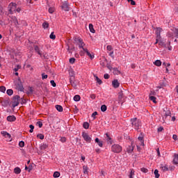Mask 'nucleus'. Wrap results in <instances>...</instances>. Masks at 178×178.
I'll return each mask as SVG.
<instances>
[{
    "mask_svg": "<svg viewBox=\"0 0 178 178\" xmlns=\"http://www.w3.org/2000/svg\"><path fill=\"white\" fill-rule=\"evenodd\" d=\"M74 44L79 45V49H83V51H81L80 52L81 56H84V52H86V54L88 55V56L90 58V59H94V58H95L94 54H91V53L88 51V49H87V48H84V47L86 46V43H84L83 39H81V38L75 37L74 38Z\"/></svg>",
    "mask_w": 178,
    "mask_h": 178,
    "instance_id": "1",
    "label": "nucleus"
},
{
    "mask_svg": "<svg viewBox=\"0 0 178 178\" xmlns=\"http://www.w3.org/2000/svg\"><path fill=\"white\" fill-rule=\"evenodd\" d=\"M131 122L132 127H134L135 130H137V131H138V129H140V127H141V120H140L137 118H134L131 119Z\"/></svg>",
    "mask_w": 178,
    "mask_h": 178,
    "instance_id": "2",
    "label": "nucleus"
},
{
    "mask_svg": "<svg viewBox=\"0 0 178 178\" xmlns=\"http://www.w3.org/2000/svg\"><path fill=\"white\" fill-rule=\"evenodd\" d=\"M14 83L16 90L18 91H24V87H23V83H22L20 78L15 80Z\"/></svg>",
    "mask_w": 178,
    "mask_h": 178,
    "instance_id": "3",
    "label": "nucleus"
},
{
    "mask_svg": "<svg viewBox=\"0 0 178 178\" xmlns=\"http://www.w3.org/2000/svg\"><path fill=\"white\" fill-rule=\"evenodd\" d=\"M123 151V147L119 144H114L111 146V152L114 154H120Z\"/></svg>",
    "mask_w": 178,
    "mask_h": 178,
    "instance_id": "4",
    "label": "nucleus"
},
{
    "mask_svg": "<svg viewBox=\"0 0 178 178\" xmlns=\"http://www.w3.org/2000/svg\"><path fill=\"white\" fill-rule=\"evenodd\" d=\"M20 104V96L15 95L13 97L12 106L16 108Z\"/></svg>",
    "mask_w": 178,
    "mask_h": 178,
    "instance_id": "5",
    "label": "nucleus"
},
{
    "mask_svg": "<svg viewBox=\"0 0 178 178\" xmlns=\"http://www.w3.org/2000/svg\"><path fill=\"white\" fill-rule=\"evenodd\" d=\"M82 137L83 138V140L86 142V143H91V137H90V136L88 135V133L86 132H83L82 133Z\"/></svg>",
    "mask_w": 178,
    "mask_h": 178,
    "instance_id": "6",
    "label": "nucleus"
},
{
    "mask_svg": "<svg viewBox=\"0 0 178 178\" xmlns=\"http://www.w3.org/2000/svg\"><path fill=\"white\" fill-rule=\"evenodd\" d=\"M63 10L65 12H69L70 10V7L69 6V3L67 1H64L61 6Z\"/></svg>",
    "mask_w": 178,
    "mask_h": 178,
    "instance_id": "7",
    "label": "nucleus"
},
{
    "mask_svg": "<svg viewBox=\"0 0 178 178\" xmlns=\"http://www.w3.org/2000/svg\"><path fill=\"white\" fill-rule=\"evenodd\" d=\"M70 83L72 87H73V88H75V89L77 88V84H76V83L74 82V76L70 75Z\"/></svg>",
    "mask_w": 178,
    "mask_h": 178,
    "instance_id": "8",
    "label": "nucleus"
},
{
    "mask_svg": "<svg viewBox=\"0 0 178 178\" xmlns=\"http://www.w3.org/2000/svg\"><path fill=\"white\" fill-rule=\"evenodd\" d=\"M112 86L114 88H119V86H120V83H119V81H118V79H114L112 81Z\"/></svg>",
    "mask_w": 178,
    "mask_h": 178,
    "instance_id": "9",
    "label": "nucleus"
},
{
    "mask_svg": "<svg viewBox=\"0 0 178 178\" xmlns=\"http://www.w3.org/2000/svg\"><path fill=\"white\" fill-rule=\"evenodd\" d=\"M161 33H162V28H156V38L160 39L161 38Z\"/></svg>",
    "mask_w": 178,
    "mask_h": 178,
    "instance_id": "10",
    "label": "nucleus"
},
{
    "mask_svg": "<svg viewBox=\"0 0 178 178\" xmlns=\"http://www.w3.org/2000/svg\"><path fill=\"white\" fill-rule=\"evenodd\" d=\"M106 140L107 141V144H113V140H112V138H111V136H109V134H106Z\"/></svg>",
    "mask_w": 178,
    "mask_h": 178,
    "instance_id": "11",
    "label": "nucleus"
},
{
    "mask_svg": "<svg viewBox=\"0 0 178 178\" xmlns=\"http://www.w3.org/2000/svg\"><path fill=\"white\" fill-rule=\"evenodd\" d=\"M133 151H134V145H133V144H131V145H129L127 147V152H128V154H131Z\"/></svg>",
    "mask_w": 178,
    "mask_h": 178,
    "instance_id": "12",
    "label": "nucleus"
},
{
    "mask_svg": "<svg viewBox=\"0 0 178 178\" xmlns=\"http://www.w3.org/2000/svg\"><path fill=\"white\" fill-rule=\"evenodd\" d=\"M34 49L37 54H38L40 56V58H42V53H41V50L40 49V47L37 45H34Z\"/></svg>",
    "mask_w": 178,
    "mask_h": 178,
    "instance_id": "13",
    "label": "nucleus"
},
{
    "mask_svg": "<svg viewBox=\"0 0 178 178\" xmlns=\"http://www.w3.org/2000/svg\"><path fill=\"white\" fill-rule=\"evenodd\" d=\"M95 142L97 143V144H98L99 147H100L101 148L104 147V142L102 140H99V138H96L95 139Z\"/></svg>",
    "mask_w": 178,
    "mask_h": 178,
    "instance_id": "14",
    "label": "nucleus"
},
{
    "mask_svg": "<svg viewBox=\"0 0 178 178\" xmlns=\"http://www.w3.org/2000/svg\"><path fill=\"white\" fill-rule=\"evenodd\" d=\"M173 165H178V154H174V159L172 160Z\"/></svg>",
    "mask_w": 178,
    "mask_h": 178,
    "instance_id": "15",
    "label": "nucleus"
},
{
    "mask_svg": "<svg viewBox=\"0 0 178 178\" xmlns=\"http://www.w3.org/2000/svg\"><path fill=\"white\" fill-rule=\"evenodd\" d=\"M118 99H119V102H121V105H123V92H120L118 93Z\"/></svg>",
    "mask_w": 178,
    "mask_h": 178,
    "instance_id": "16",
    "label": "nucleus"
},
{
    "mask_svg": "<svg viewBox=\"0 0 178 178\" xmlns=\"http://www.w3.org/2000/svg\"><path fill=\"white\" fill-rule=\"evenodd\" d=\"M138 140L140 141V145L144 146V136H143V133H140V136H138Z\"/></svg>",
    "mask_w": 178,
    "mask_h": 178,
    "instance_id": "17",
    "label": "nucleus"
},
{
    "mask_svg": "<svg viewBox=\"0 0 178 178\" xmlns=\"http://www.w3.org/2000/svg\"><path fill=\"white\" fill-rule=\"evenodd\" d=\"M8 122H15L16 117L15 115H9L7 117Z\"/></svg>",
    "mask_w": 178,
    "mask_h": 178,
    "instance_id": "18",
    "label": "nucleus"
},
{
    "mask_svg": "<svg viewBox=\"0 0 178 178\" xmlns=\"http://www.w3.org/2000/svg\"><path fill=\"white\" fill-rule=\"evenodd\" d=\"M113 74H117V75H119V74H121V72L120 70H119L118 69V67H113Z\"/></svg>",
    "mask_w": 178,
    "mask_h": 178,
    "instance_id": "19",
    "label": "nucleus"
},
{
    "mask_svg": "<svg viewBox=\"0 0 178 178\" xmlns=\"http://www.w3.org/2000/svg\"><path fill=\"white\" fill-rule=\"evenodd\" d=\"M21 172H22V170L20 169V168L16 167L14 169V173H15V175H20Z\"/></svg>",
    "mask_w": 178,
    "mask_h": 178,
    "instance_id": "20",
    "label": "nucleus"
},
{
    "mask_svg": "<svg viewBox=\"0 0 178 178\" xmlns=\"http://www.w3.org/2000/svg\"><path fill=\"white\" fill-rule=\"evenodd\" d=\"M83 175H88V166L83 165Z\"/></svg>",
    "mask_w": 178,
    "mask_h": 178,
    "instance_id": "21",
    "label": "nucleus"
},
{
    "mask_svg": "<svg viewBox=\"0 0 178 178\" xmlns=\"http://www.w3.org/2000/svg\"><path fill=\"white\" fill-rule=\"evenodd\" d=\"M89 30L90 33H92L93 34L95 33V29H94V25H92V24H89Z\"/></svg>",
    "mask_w": 178,
    "mask_h": 178,
    "instance_id": "22",
    "label": "nucleus"
},
{
    "mask_svg": "<svg viewBox=\"0 0 178 178\" xmlns=\"http://www.w3.org/2000/svg\"><path fill=\"white\" fill-rule=\"evenodd\" d=\"M56 109L58 112H63V107H62V106H60V105H56Z\"/></svg>",
    "mask_w": 178,
    "mask_h": 178,
    "instance_id": "23",
    "label": "nucleus"
},
{
    "mask_svg": "<svg viewBox=\"0 0 178 178\" xmlns=\"http://www.w3.org/2000/svg\"><path fill=\"white\" fill-rule=\"evenodd\" d=\"M154 65H155V66H161L162 65V62L161 61V60H156L154 63Z\"/></svg>",
    "mask_w": 178,
    "mask_h": 178,
    "instance_id": "24",
    "label": "nucleus"
},
{
    "mask_svg": "<svg viewBox=\"0 0 178 178\" xmlns=\"http://www.w3.org/2000/svg\"><path fill=\"white\" fill-rule=\"evenodd\" d=\"M80 99H81V97L79 95H76L74 97V101H75L76 102H79V101H80Z\"/></svg>",
    "mask_w": 178,
    "mask_h": 178,
    "instance_id": "25",
    "label": "nucleus"
},
{
    "mask_svg": "<svg viewBox=\"0 0 178 178\" xmlns=\"http://www.w3.org/2000/svg\"><path fill=\"white\" fill-rule=\"evenodd\" d=\"M47 148H48V145L47 144L43 143L40 146V149H42V151H44V149H47Z\"/></svg>",
    "mask_w": 178,
    "mask_h": 178,
    "instance_id": "26",
    "label": "nucleus"
},
{
    "mask_svg": "<svg viewBox=\"0 0 178 178\" xmlns=\"http://www.w3.org/2000/svg\"><path fill=\"white\" fill-rule=\"evenodd\" d=\"M106 109H108V107H106V105L103 104L101 106V111L102 112H106Z\"/></svg>",
    "mask_w": 178,
    "mask_h": 178,
    "instance_id": "27",
    "label": "nucleus"
},
{
    "mask_svg": "<svg viewBox=\"0 0 178 178\" xmlns=\"http://www.w3.org/2000/svg\"><path fill=\"white\" fill-rule=\"evenodd\" d=\"M42 58H43V59H49V56L48 55V53H43L42 54Z\"/></svg>",
    "mask_w": 178,
    "mask_h": 178,
    "instance_id": "28",
    "label": "nucleus"
},
{
    "mask_svg": "<svg viewBox=\"0 0 178 178\" xmlns=\"http://www.w3.org/2000/svg\"><path fill=\"white\" fill-rule=\"evenodd\" d=\"M83 129H88L90 127V124L87 122H83Z\"/></svg>",
    "mask_w": 178,
    "mask_h": 178,
    "instance_id": "29",
    "label": "nucleus"
},
{
    "mask_svg": "<svg viewBox=\"0 0 178 178\" xmlns=\"http://www.w3.org/2000/svg\"><path fill=\"white\" fill-rule=\"evenodd\" d=\"M59 176H60V172H59L58 171L54 172V173L53 175V177L58 178V177H59Z\"/></svg>",
    "mask_w": 178,
    "mask_h": 178,
    "instance_id": "30",
    "label": "nucleus"
},
{
    "mask_svg": "<svg viewBox=\"0 0 178 178\" xmlns=\"http://www.w3.org/2000/svg\"><path fill=\"white\" fill-rule=\"evenodd\" d=\"M171 31L174 32L175 38H178V29H171Z\"/></svg>",
    "mask_w": 178,
    "mask_h": 178,
    "instance_id": "31",
    "label": "nucleus"
},
{
    "mask_svg": "<svg viewBox=\"0 0 178 178\" xmlns=\"http://www.w3.org/2000/svg\"><path fill=\"white\" fill-rule=\"evenodd\" d=\"M6 94H8L10 97L11 95H13V90L8 89L7 91H6Z\"/></svg>",
    "mask_w": 178,
    "mask_h": 178,
    "instance_id": "32",
    "label": "nucleus"
},
{
    "mask_svg": "<svg viewBox=\"0 0 178 178\" xmlns=\"http://www.w3.org/2000/svg\"><path fill=\"white\" fill-rule=\"evenodd\" d=\"M34 92V90H33V87H29V91L26 92V94L29 95L30 94H33Z\"/></svg>",
    "mask_w": 178,
    "mask_h": 178,
    "instance_id": "33",
    "label": "nucleus"
},
{
    "mask_svg": "<svg viewBox=\"0 0 178 178\" xmlns=\"http://www.w3.org/2000/svg\"><path fill=\"white\" fill-rule=\"evenodd\" d=\"M43 29H48L49 27V24L47 22H43L42 24Z\"/></svg>",
    "mask_w": 178,
    "mask_h": 178,
    "instance_id": "34",
    "label": "nucleus"
},
{
    "mask_svg": "<svg viewBox=\"0 0 178 178\" xmlns=\"http://www.w3.org/2000/svg\"><path fill=\"white\" fill-rule=\"evenodd\" d=\"M149 99H150V101H152V102H154V104H156V97H155L154 96H149Z\"/></svg>",
    "mask_w": 178,
    "mask_h": 178,
    "instance_id": "35",
    "label": "nucleus"
},
{
    "mask_svg": "<svg viewBox=\"0 0 178 178\" xmlns=\"http://www.w3.org/2000/svg\"><path fill=\"white\" fill-rule=\"evenodd\" d=\"M154 175L156 178H159V176H161V175H159V171L156 169L154 170Z\"/></svg>",
    "mask_w": 178,
    "mask_h": 178,
    "instance_id": "36",
    "label": "nucleus"
},
{
    "mask_svg": "<svg viewBox=\"0 0 178 178\" xmlns=\"http://www.w3.org/2000/svg\"><path fill=\"white\" fill-rule=\"evenodd\" d=\"M13 23L15 24V26H18L19 24V21L17 20V17H14L13 18Z\"/></svg>",
    "mask_w": 178,
    "mask_h": 178,
    "instance_id": "37",
    "label": "nucleus"
},
{
    "mask_svg": "<svg viewBox=\"0 0 178 178\" xmlns=\"http://www.w3.org/2000/svg\"><path fill=\"white\" fill-rule=\"evenodd\" d=\"M95 79H96L97 83H98V84H99V86H101V84H102V80H101L99 78H98V76H95Z\"/></svg>",
    "mask_w": 178,
    "mask_h": 178,
    "instance_id": "38",
    "label": "nucleus"
},
{
    "mask_svg": "<svg viewBox=\"0 0 178 178\" xmlns=\"http://www.w3.org/2000/svg\"><path fill=\"white\" fill-rule=\"evenodd\" d=\"M173 31L172 32V31H169L168 33H167V37H168V38H171V37H173Z\"/></svg>",
    "mask_w": 178,
    "mask_h": 178,
    "instance_id": "39",
    "label": "nucleus"
},
{
    "mask_svg": "<svg viewBox=\"0 0 178 178\" xmlns=\"http://www.w3.org/2000/svg\"><path fill=\"white\" fill-rule=\"evenodd\" d=\"M5 91H6V88L5 86H0V92L5 93Z\"/></svg>",
    "mask_w": 178,
    "mask_h": 178,
    "instance_id": "40",
    "label": "nucleus"
},
{
    "mask_svg": "<svg viewBox=\"0 0 178 178\" xmlns=\"http://www.w3.org/2000/svg\"><path fill=\"white\" fill-rule=\"evenodd\" d=\"M36 126H38V127H40V129H41V127H42V122L41 121H38L36 122Z\"/></svg>",
    "mask_w": 178,
    "mask_h": 178,
    "instance_id": "41",
    "label": "nucleus"
},
{
    "mask_svg": "<svg viewBox=\"0 0 178 178\" xmlns=\"http://www.w3.org/2000/svg\"><path fill=\"white\" fill-rule=\"evenodd\" d=\"M49 38H51V40H55V38H56V35H55V34H54V32H52L50 34Z\"/></svg>",
    "mask_w": 178,
    "mask_h": 178,
    "instance_id": "42",
    "label": "nucleus"
},
{
    "mask_svg": "<svg viewBox=\"0 0 178 178\" xmlns=\"http://www.w3.org/2000/svg\"><path fill=\"white\" fill-rule=\"evenodd\" d=\"M170 115H172V113L169 110L165 111V118H168V116H170Z\"/></svg>",
    "mask_w": 178,
    "mask_h": 178,
    "instance_id": "43",
    "label": "nucleus"
},
{
    "mask_svg": "<svg viewBox=\"0 0 178 178\" xmlns=\"http://www.w3.org/2000/svg\"><path fill=\"white\" fill-rule=\"evenodd\" d=\"M69 62H70V63H71V65H73V63H74V62H76V58H70Z\"/></svg>",
    "mask_w": 178,
    "mask_h": 178,
    "instance_id": "44",
    "label": "nucleus"
},
{
    "mask_svg": "<svg viewBox=\"0 0 178 178\" xmlns=\"http://www.w3.org/2000/svg\"><path fill=\"white\" fill-rule=\"evenodd\" d=\"M37 137H38V138H40V140H44V134H38V135H37Z\"/></svg>",
    "mask_w": 178,
    "mask_h": 178,
    "instance_id": "45",
    "label": "nucleus"
},
{
    "mask_svg": "<svg viewBox=\"0 0 178 178\" xmlns=\"http://www.w3.org/2000/svg\"><path fill=\"white\" fill-rule=\"evenodd\" d=\"M55 12V8L54 7H50L49 8V13H54Z\"/></svg>",
    "mask_w": 178,
    "mask_h": 178,
    "instance_id": "46",
    "label": "nucleus"
},
{
    "mask_svg": "<svg viewBox=\"0 0 178 178\" xmlns=\"http://www.w3.org/2000/svg\"><path fill=\"white\" fill-rule=\"evenodd\" d=\"M29 128L31 129L29 130V133H33V131H34V125L33 124L29 125Z\"/></svg>",
    "mask_w": 178,
    "mask_h": 178,
    "instance_id": "47",
    "label": "nucleus"
},
{
    "mask_svg": "<svg viewBox=\"0 0 178 178\" xmlns=\"http://www.w3.org/2000/svg\"><path fill=\"white\" fill-rule=\"evenodd\" d=\"M19 146L21 148H23V147H24V141L21 140V141L19 143Z\"/></svg>",
    "mask_w": 178,
    "mask_h": 178,
    "instance_id": "48",
    "label": "nucleus"
},
{
    "mask_svg": "<svg viewBox=\"0 0 178 178\" xmlns=\"http://www.w3.org/2000/svg\"><path fill=\"white\" fill-rule=\"evenodd\" d=\"M161 169L163 172H168V170H169V168L167 166H163L161 167Z\"/></svg>",
    "mask_w": 178,
    "mask_h": 178,
    "instance_id": "49",
    "label": "nucleus"
},
{
    "mask_svg": "<svg viewBox=\"0 0 178 178\" xmlns=\"http://www.w3.org/2000/svg\"><path fill=\"white\" fill-rule=\"evenodd\" d=\"M141 172H143V173H148V169L145 168H142L140 169Z\"/></svg>",
    "mask_w": 178,
    "mask_h": 178,
    "instance_id": "50",
    "label": "nucleus"
},
{
    "mask_svg": "<svg viewBox=\"0 0 178 178\" xmlns=\"http://www.w3.org/2000/svg\"><path fill=\"white\" fill-rule=\"evenodd\" d=\"M97 115H98V112L95 111V112L92 114V118H93V119L95 120V119H96V117H95V116H97Z\"/></svg>",
    "mask_w": 178,
    "mask_h": 178,
    "instance_id": "51",
    "label": "nucleus"
},
{
    "mask_svg": "<svg viewBox=\"0 0 178 178\" xmlns=\"http://www.w3.org/2000/svg\"><path fill=\"white\" fill-rule=\"evenodd\" d=\"M42 80H44V79H48V75L45 74V73L42 74Z\"/></svg>",
    "mask_w": 178,
    "mask_h": 178,
    "instance_id": "52",
    "label": "nucleus"
},
{
    "mask_svg": "<svg viewBox=\"0 0 178 178\" xmlns=\"http://www.w3.org/2000/svg\"><path fill=\"white\" fill-rule=\"evenodd\" d=\"M5 137H6V138H8V140H9L10 141L12 140L10 139L11 136H10V134L9 133L6 134Z\"/></svg>",
    "mask_w": 178,
    "mask_h": 178,
    "instance_id": "53",
    "label": "nucleus"
},
{
    "mask_svg": "<svg viewBox=\"0 0 178 178\" xmlns=\"http://www.w3.org/2000/svg\"><path fill=\"white\" fill-rule=\"evenodd\" d=\"M50 83H51V85L52 86V87H56V83H55V81L51 80L50 81Z\"/></svg>",
    "mask_w": 178,
    "mask_h": 178,
    "instance_id": "54",
    "label": "nucleus"
},
{
    "mask_svg": "<svg viewBox=\"0 0 178 178\" xmlns=\"http://www.w3.org/2000/svg\"><path fill=\"white\" fill-rule=\"evenodd\" d=\"M109 77H111V75H109L108 74H104V79H105L106 80H108Z\"/></svg>",
    "mask_w": 178,
    "mask_h": 178,
    "instance_id": "55",
    "label": "nucleus"
},
{
    "mask_svg": "<svg viewBox=\"0 0 178 178\" xmlns=\"http://www.w3.org/2000/svg\"><path fill=\"white\" fill-rule=\"evenodd\" d=\"M106 67L108 69V70H113V67H112V66H111V64H109V63H107Z\"/></svg>",
    "mask_w": 178,
    "mask_h": 178,
    "instance_id": "56",
    "label": "nucleus"
},
{
    "mask_svg": "<svg viewBox=\"0 0 178 178\" xmlns=\"http://www.w3.org/2000/svg\"><path fill=\"white\" fill-rule=\"evenodd\" d=\"M106 49H107V51H112L113 49L111 45H108L106 47Z\"/></svg>",
    "mask_w": 178,
    "mask_h": 178,
    "instance_id": "57",
    "label": "nucleus"
},
{
    "mask_svg": "<svg viewBox=\"0 0 178 178\" xmlns=\"http://www.w3.org/2000/svg\"><path fill=\"white\" fill-rule=\"evenodd\" d=\"M128 2H131V5L135 6L136 5V1L134 0H127Z\"/></svg>",
    "mask_w": 178,
    "mask_h": 178,
    "instance_id": "58",
    "label": "nucleus"
},
{
    "mask_svg": "<svg viewBox=\"0 0 178 178\" xmlns=\"http://www.w3.org/2000/svg\"><path fill=\"white\" fill-rule=\"evenodd\" d=\"M157 131L158 133H160L161 131H163V127H160L157 129Z\"/></svg>",
    "mask_w": 178,
    "mask_h": 178,
    "instance_id": "59",
    "label": "nucleus"
},
{
    "mask_svg": "<svg viewBox=\"0 0 178 178\" xmlns=\"http://www.w3.org/2000/svg\"><path fill=\"white\" fill-rule=\"evenodd\" d=\"M2 13H3V7L0 4V15H2Z\"/></svg>",
    "mask_w": 178,
    "mask_h": 178,
    "instance_id": "60",
    "label": "nucleus"
},
{
    "mask_svg": "<svg viewBox=\"0 0 178 178\" xmlns=\"http://www.w3.org/2000/svg\"><path fill=\"white\" fill-rule=\"evenodd\" d=\"M90 98L91 99H95V98H97V96L95 95V94H92L90 95Z\"/></svg>",
    "mask_w": 178,
    "mask_h": 178,
    "instance_id": "61",
    "label": "nucleus"
},
{
    "mask_svg": "<svg viewBox=\"0 0 178 178\" xmlns=\"http://www.w3.org/2000/svg\"><path fill=\"white\" fill-rule=\"evenodd\" d=\"M72 15L74 17H78L77 13L74 12V10H72Z\"/></svg>",
    "mask_w": 178,
    "mask_h": 178,
    "instance_id": "62",
    "label": "nucleus"
},
{
    "mask_svg": "<svg viewBox=\"0 0 178 178\" xmlns=\"http://www.w3.org/2000/svg\"><path fill=\"white\" fill-rule=\"evenodd\" d=\"M172 138H173V140H175V141H177V135L174 134V135L172 136Z\"/></svg>",
    "mask_w": 178,
    "mask_h": 178,
    "instance_id": "63",
    "label": "nucleus"
},
{
    "mask_svg": "<svg viewBox=\"0 0 178 178\" xmlns=\"http://www.w3.org/2000/svg\"><path fill=\"white\" fill-rule=\"evenodd\" d=\"M21 104L23 105V104H26V99H21Z\"/></svg>",
    "mask_w": 178,
    "mask_h": 178,
    "instance_id": "64",
    "label": "nucleus"
}]
</instances>
